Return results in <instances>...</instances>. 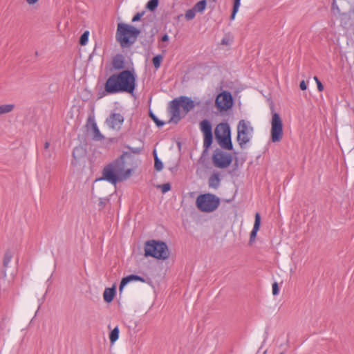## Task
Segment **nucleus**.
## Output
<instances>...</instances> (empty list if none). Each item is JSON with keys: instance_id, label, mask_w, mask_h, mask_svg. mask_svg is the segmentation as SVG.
Instances as JSON below:
<instances>
[{"instance_id": "obj_35", "label": "nucleus", "mask_w": 354, "mask_h": 354, "mask_svg": "<svg viewBox=\"0 0 354 354\" xmlns=\"http://www.w3.org/2000/svg\"><path fill=\"white\" fill-rule=\"evenodd\" d=\"M145 12L142 11L141 12H137L133 17L132 18V22H136L140 20L141 17L144 15Z\"/></svg>"}, {"instance_id": "obj_7", "label": "nucleus", "mask_w": 354, "mask_h": 354, "mask_svg": "<svg viewBox=\"0 0 354 354\" xmlns=\"http://www.w3.org/2000/svg\"><path fill=\"white\" fill-rule=\"evenodd\" d=\"M254 129L250 125L249 122L241 120L237 125V142L241 149L245 148L247 143L250 141L251 135Z\"/></svg>"}, {"instance_id": "obj_14", "label": "nucleus", "mask_w": 354, "mask_h": 354, "mask_svg": "<svg viewBox=\"0 0 354 354\" xmlns=\"http://www.w3.org/2000/svg\"><path fill=\"white\" fill-rule=\"evenodd\" d=\"M215 138L222 149L228 151L234 149L231 135H228L227 136H216Z\"/></svg>"}, {"instance_id": "obj_46", "label": "nucleus", "mask_w": 354, "mask_h": 354, "mask_svg": "<svg viewBox=\"0 0 354 354\" xmlns=\"http://www.w3.org/2000/svg\"><path fill=\"white\" fill-rule=\"evenodd\" d=\"M35 55H38V52L37 51L35 52Z\"/></svg>"}, {"instance_id": "obj_38", "label": "nucleus", "mask_w": 354, "mask_h": 354, "mask_svg": "<svg viewBox=\"0 0 354 354\" xmlns=\"http://www.w3.org/2000/svg\"><path fill=\"white\" fill-rule=\"evenodd\" d=\"M240 5H241V0H233L232 10L234 11L235 10L239 11Z\"/></svg>"}, {"instance_id": "obj_9", "label": "nucleus", "mask_w": 354, "mask_h": 354, "mask_svg": "<svg viewBox=\"0 0 354 354\" xmlns=\"http://www.w3.org/2000/svg\"><path fill=\"white\" fill-rule=\"evenodd\" d=\"M232 160L233 157L231 153H226L220 149H215L212 157L214 166L219 169L228 167Z\"/></svg>"}, {"instance_id": "obj_20", "label": "nucleus", "mask_w": 354, "mask_h": 354, "mask_svg": "<svg viewBox=\"0 0 354 354\" xmlns=\"http://www.w3.org/2000/svg\"><path fill=\"white\" fill-rule=\"evenodd\" d=\"M115 295V287L113 286L112 288H106L103 293L104 300L106 303L111 302Z\"/></svg>"}, {"instance_id": "obj_24", "label": "nucleus", "mask_w": 354, "mask_h": 354, "mask_svg": "<svg viewBox=\"0 0 354 354\" xmlns=\"http://www.w3.org/2000/svg\"><path fill=\"white\" fill-rule=\"evenodd\" d=\"M120 330L118 326H115L109 333V339L111 344H114L119 338Z\"/></svg>"}, {"instance_id": "obj_19", "label": "nucleus", "mask_w": 354, "mask_h": 354, "mask_svg": "<svg viewBox=\"0 0 354 354\" xmlns=\"http://www.w3.org/2000/svg\"><path fill=\"white\" fill-rule=\"evenodd\" d=\"M13 257L12 252L10 250H7L5 252L3 259V270H1V274L3 277H6V268L8 267V265Z\"/></svg>"}, {"instance_id": "obj_11", "label": "nucleus", "mask_w": 354, "mask_h": 354, "mask_svg": "<svg viewBox=\"0 0 354 354\" xmlns=\"http://www.w3.org/2000/svg\"><path fill=\"white\" fill-rule=\"evenodd\" d=\"M200 129L203 134V153L207 152L211 147L213 142L212 126L207 119L203 120L200 122Z\"/></svg>"}, {"instance_id": "obj_17", "label": "nucleus", "mask_w": 354, "mask_h": 354, "mask_svg": "<svg viewBox=\"0 0 354 354\" xmlns=\"http://www.w3.org/2000/svg\"><path fill=\"white\" fill-rule=\"evenodd\" d=\"M261 225V216L259 212H257L255 214V218H254V223L253 226V229L252 232H250V243L251 244L252 242L254 241L255 238L257 236V232L259 230Z\"/></svg>"}, {"instance_id": "obj_25", "label": "nucleus", "mask_w": 354, "mask_h": 354, "mask_svg": "<svg viewBox=\"0 0 354 354\" xmlns=\"http://www.w3.org/2000/svg\"><path fill=\"white\" fill-rule=\"evenodd\" d=\"M124 147L129 150V151H128L129 153L140 154L144 149V144L140 141L139 146L136 147H131L129 145H125Z\"/></svg>"}, {"instance_id": "obj_36", "label": "nucleus", "mask_w": 354, "mask_h": 354, "mask_svg": "<svg viewBox=\"0 0 354 354\" xmlns=\"http://www.w3.org/2000/svg\"><path fill=\"white\" fill-rule=\"evenodd\" d=\"M314 80H315L317 86V89L319 91H322L324 90V86L317 77L315 76Z\"/></svg>"}, {"instance_id": "obj_23", "label": "nucleus", "mask_w": 354, "mask_h": 354, "mask_svg": "<svg viewBox=\"0 0 354 354\" xmlns=\"http://www.w3.org/2000/svg\"><path fill=\"white\" fill-rule=\"evenodd\" d=\"M85 155V150L81 146L76 147L73 151V157L74 159L77 160Z\"/></svg>"}, {"instance_id": "obj_2", "label": "nucleus", "mask_w": 354, "mask_h": 354, "mask_svg": "<svg viewBox=\"0 0 354 354\" xmlns=\"http://www.w3.org/2000/svg\"><path fill=\"white\" fill-rule=\"evenodd\" d=\"M129 152H123L117 159L104 167L102 175L104 180L115 185L129 178L132 169H125V158L129 156Z\"/></svg>"}, {"instance_id": "obj_47", "label": "nucleus", "mask_w": 354, "mask_h": 354, "mask_svg": "<svg viewBox=\"0 0 354 354\" xmlns=\"http://www.w3.org/2000/svg\"><path fill=\"white\" fill-rule=\"evenodd\" d=\"M151 38L153 39V35H151ZM153 41V39H151V41Z\"/></svg>"}, {"instance_id": "obj_26", "label": "nucleus", "mask_w": 354, "mask_h": 354, "mask_svg": "<svg viewBox=\"0 0 354 354\" xmlns=\"http://www.w3.org/2000/svg\"><path fill=\"white\" fill-rule=\"evenodd\" d=\"M15 109V104H3L0 106V115L10 113Z\"/></svg>"}, {"instance_id": "obj_45", "label": "nucleus", "mask_w": 354, "mask_h": 354, "mask_svg": "<svg viewBox=\"0 0 354 354\" xmlns=\"http://www.w3.org/2000/svg\"><path fill=\"white\" fill-rule=\"evenodd\" d=\"M47 155L49 158L50 157V153H48Z\"/></svg>"}, {"instance_id": "obj_40", "label": "nucleus", "mask_w": 354, "mask_h": 354, "mask_svg": "<svg viewBox=\"0 0 354 354\" xmlns=\"http://www.w3.org/2000/svg\"><path fill=\"white\" fill-rule=\"evenodd\" d=\"M238 11L236 10H232V13H231V15H230V20H234L235 19V16L236 15Z\"/></svg>"}, {"instance_id": "obj_39", "label": "nucleus", "mask_w": 354, "mask_h": 354, "mask_svg": "<svg viewBox=\"0 0 354 354\" xmlns=\"http://www.w3.org/2000/svg\"><path fill=\"white\" fill-rule=\"evenodd\" d=\"M300 89L304 91L307 88L306 84L304 80H302L299 84Z\"/></svg>"}, {"instance_id": "obj_10", "label": "nucleus", "mask_w": 354, "mask_h": 354, "mask_svg": "<svg viewBox=\"0 0 354 354\" xmlns=\"http://www.w3.org/2000/svg\"><path fill=\"white\" fill-rule=\"evenodd\" d=\"M234 104V99L232 93L227 91H223L217 95L215 100V106L221 113L230 109Z\"/></svg>"}, {"instance_id": "obj_27", "label": "nucleus", "mask_w": 354, "mask_h": 354, "mask_svg": "<svg viewBox=\"0 0 354 354\" xmlns=\"http://www.w3.org/2000/svg\"><path fill=\"white\" fill-rule=\"evenodd\" d=\"M207 6L206 0H201L197 2L194 6V8L196 12H202L205 10Z\"/></svg>"}, {"instance_id": "obj_3", "label": "nucleus", "mask_w": 354, "mask_h": 354, "mask_svg": "<svg viewBox=\"0 0 354 354\" xmlns=\"http://www.w3.org/2000/svg\"><path fill=\"white\" fill-rule=\"evenodd\" d=\"M199 104L200 102L195 103L187 96L181 95L174 98L168 104L167 111L171 116L169 122L178 124L190 111Z\"/></svg>"}, {"instance_id": "obj_4", "label": "nucleus", "mask_w": 354, "mask_h": 354, "mask_svg": "<svg viewBox=\"0 0 354 354\" xmlns=\"http://www.w3.org/2000/svg\"><path fill=\"white\" fill-rule=\"evenodd\" d=\"M140 32V30L133 26L119 23L115 35L116 40L120 43L121 47H129L136 41Z\"/></svg>"}, {"instance_id": "obj_32", "label": "nucleus", "mask_w": 354, "mask_h": 354, "mask_svg": "<svg viewBox=\"0 0 354 354\" xmlns=\"http://www.w3.org/2000/svg\"><path fill=\"white\" fill-rule=\"evenodd\" d=\"M196 12V11L194 10V8L187 10L185 15V19L188 21L193 19L195 17Z\"/></svg>"}, {"instance_id": "obj_6", "label": "nucleus", "mask_w": 354, "mask_h": 354, "mask_svg": "<svg viewBox=\"0 0 354 354\" xmlns=\"http://www.w3.org/2000/svg\"><path fill=\"white\" fill-rule=\"evenodd\" d=\"M220 198L216 195L210 193L200 194L196 201L197 208L202 212H212L215 211L220 205Z\"/></svg>"}, {"instance_id": "obj_42", "label": "nucleus", "mask_w": 354, "mask_h": 354, "mask_svg": "<svg viewBox=\"0 0 354 354\" xmlns=\"http://www.w3.org/2000/svg\"><path fill=\"white\" fill-rule=\"evenodd\" d=\"M49 146H50V143H49V142L46 141V142L44 143V149H45L46 152H47V150L48 149Z\"/></svg>"}, {"instance_id": "obj_1", "label": "nucleus", "mask_w": 354, "mask_h": 354, "mask_svg": "<svg viewBox=\"0 0 354 354\" xmlns=\"http://www.w3.org/2000/svg\"><path fill=\"white\" fill-rule=\"evenodd\" d=\"M137 75L133 69H126L110 75L104 83L99 98L106 95L126 93L133 95L136 88Z\"/></svg>"}, {"instance_id": "obj_28", "label": "nucleus", "mask_w": 354, "mask_h": 354, "mask_svg": "<svg viewBox=\"0 0 354 354\" xmlns=\"http://www.w3.org/2000/svg\"><path fill=\"white\" fill-rule=\"evenodd\" d=\"M163 59V57L162 55H158L153 57L152 59V63L153 64V66L158 69L160 68L161 65V62Z\"/></svg>"}, {"instance_id": "obj_21", "label": "nucleus", "mask_w": 354, "mask_h": 354, "mask_svg": "<svg viewBox=\"0 0 354 354\" xmlns=\"http://www.w3.org/2000/svg\"><path fill=\"white\" fill-rule=\"evenodd\" d=\"M221 178L218 173H213L208 179L209 187L217 189L220 185Z\"/></svg>"}, {"instance_id": "obj_34", "label": "nucleus", "mask_w": 354, "mask_h": 354, "mask_svg": "<svg viewBox=\"0 0 354 354\" xmlns=\"http://www.w3.org/2000/svg\"><path fill=\"white\" fill-rule=\"evenodd\" d=\"M109 201L106 198H100L98 203L99 209H104Z\"/></svg>"}, {"instance_id": "obj_13", "label": "nucleus", "mask_w": 354, "mask_h": 354, "mask_svg": "<svg viewBox=\"0 0 354 354\" xmlns=\"http://www.w3.org/2000/svg\"><path fill=\"white\" fill-rule=\"evenodd\" d=\"M86 127L91 128L93 132V140L95 141H101L104 140V136L100 131L95 121L94 116L90 115L86 122Z\"/></svg>"}, {"instance_id": "obj_31", "label": "nucleus", "mask_w": 354, "mask_h": 354, "mask_svg": "<svg viewBox=\"0 0 354 354\" xmlns=\"http://www.w3.org/2000/svg\"><path fill=\"white\" fill-rule=\"evenodd\" d=\"M89 32L86 30L81 36L79 40V43L81 46H85L88 40Z\"/></svg>"}, {"instance_id": "obj_8", "label": "nucleus", "mask_w": 354, "mask_h": 354, "mask_svg": "<svg viewBox=\"0 0 354 354\" xmlns=\"http://www.w3.org/2000/svg\"><path fill=\"white\" fill-rule=\"evenodd\" d=\"M283 136V122L278 113L272 112L270 139L272 142H280Z\"/></svg>"}, {"instance_id": "obj_44", "label": "nucleus", "mask_w": 354, "mask_h": 354, "mask_svg": "<svg viewBox=\"0 0 354 354\" xmlns=\"http://www.w3.org/2000/svg\"><path fill=\"white\" fill-rule=\"evenodd\" d=\"M5 328V325L3 323L0 324V330H3Z\"/></svg>"}, {"instance_id": "obj_22", "label": "nucleus", "mask_w": 354, "mask_h": 354, "mask_svg": "<svg viewBox=\"0 0 354 354\" xmlns=\"http://www.w3.org/2000/svg\"><path fill=\"white\" fill-rule=\"evenodd\" d=\"M153 156L154 158V169L157 171H160L163 168V163L160 160V159L158 157L157 152H156V149H154L153 151Z\"/></svg>"}, {"instance_id": "obj_29", "label": "nucleus", "mask_w": 354, "mask_h": 354, "mask_svg": "<svg viewBox=\"0 0 354 354\" xmlns=\"http://www.w3.org/2000/svg\"><path fill=\"white\" fill-rule=\"evenodd\" d=\"M149 115L151 119L156 123L157 127H161L165 124V122L162 120H160L151 110L149 112Z\"/></svg>"}, {"instance_id": "obj_15", "label": "nucleus", "mask_w": 354, "mask_h": 354, "mask_svg": "<svg viewBox=\"0 0 354 354\" xmlns=\"http://www.w3.org/2000/svg\"><path fill=\"white\" fill-rule=\"evenodd\" d=\"M139 281L141 282H146V279L136 274H129L127 277H124L122 279L120 286H119V292L121 294L124 287L131 281Z\"/></svg>"}, {"instance_id": "obj_16", "label": "nucleus", "mask_w": 354, "mask_h": 354, "mask_svg": "<svg viewBox=\"0 0 354 354\" xmlns=\"http://www.w3.org/2000/svg\"><path fill=\"white\" fill-rule=\"evenodd\" d=\"M215 137L216 136H227L231 135V129L230 125L227 122L219 123L214 130Z\"/></svg>"}, {"instance_id": "obj_33", "label": "nucleus", "mask_w": 354, "mask_h": 354, "mask_svg": "<svg viewBox=\"0 0 354 354\" xmlns=\"http://www.w3.org/2000/svg\"><path fill=\"white\" fill-rule=\"evenodd\" d=\"M158 187L161 189L162 193H166L171 189V185L169 183L158 185Z\"/></svg>"}, {"instance_id": "obj_5", "label": "nucleus", "mask_w": 354, "mask_h": 354, "mask_svg": "<svg viewBox=\"0 0 354 354\" xmlns=\"http://www.w3.org/2000/svg\"><path fill=\"white\" fill-rule=\"evenodd\" d=\"M169 250L167 243L160 240H149L145 243V256L160 260H166L169 257Z\"/></svg>"}, {"instance_id": "obj_43", "label": "nucleus", "mask_w": 354, "mask_h": 354, "mask_svg": "<svg viewBox=\"0 0 354 354\" xmlns=\"http://www.w3.org/2000/svg\"><path fill=\"white\" fill-rule=\"evenodd\" d=\"M27 2L29 3V4H34L38 0H26Z\"/></svg>"}, {"instance_id": "obj_37", "label": "nucleus", "mask_w": 354, "mask_h": 354, "mask_svg": "<svg viewBox=\"0 0 354 354\" xmlns=\"http://www.w3.org/2000/svg\"><path fill=\"white\" fill-rule=\"evenodd\" d=\"M279 289L277 282L272 283V294L273 295H277L279 294Z\"/></svg>"}, {"instance_id": "obj_30", "label": "nucleus", "mask_w": 354, "mask_h": 354, "mask_svg": "<svg viewBox=\"0 0 354 354\" xmlns=\"http://www.w3.org/2000/svg\"><path fill=\"white\" fill-rule=\"evenodd\" d=\"M158 2L159 0H149L146 5V8L150 11H153L158 7Z\"/></svg>"}, {"instance_id": "obj_18", "label": "nucleus", "mask_w": 354, "mask_h": 354, "mask_svg": "<svg viewBox=\"0 0 354 354\" xmlns=\"http://www.w3.org/2000/svg\"><path fill=\"white\" fill-rule=\"evenodd\" d=\"M112 66L115 70H122L125 67L124 58L121 54H117L113 57L112 60Z\"/></svg>"}, {"instance_id": "obj_41", "label": "nucleus", "mask_w": 354, "mask_h": 354, "mask_svg": "<svg viewBox=\"0 0 354 354\" xmlns=\"http://www.w3.org/2000/svg\"><path fill=\"white\" fill-rule=\"evenodd\" d=\"M169 40V36L167 34H165L161 37L162 41H167Z\"/></svg>"}, {"instance_id": "obj_12", "label": "nucleus", "mask_w": 354, "mask_h": 354, "mask_svg": "<svg viewBox=\"0 0 354 354\" xmlns=\"http://www.w3.org/2000/svg\"><path fill=\"white\" fill-rule=\"evenodd\" d=\"M124 122V117L119 113H111L106 119V124L109 128L114 130H120Z\"/></svg>"}]
</instances>
